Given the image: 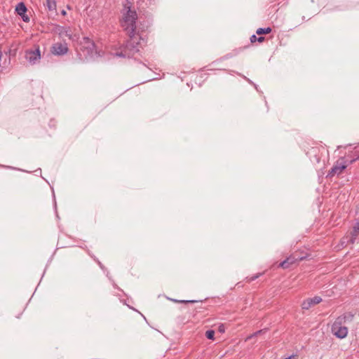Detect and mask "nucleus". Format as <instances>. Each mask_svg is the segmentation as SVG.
Returning a JSON list of instances; mask_svg holds the SVG:
<instances>
[{"instance_id":"1","label":"nucleus","mask_w":359,"mask_h":359,"mask_svg":"<svg viewBox=\"0 0 359 359\" xmlns=\"http://www.w3.org/2000/svg\"><path fill=\"white\" fill-rule=\"evenodd\" d=\"M137 19L136 11L128 8L127 12L123 15L121 26L129 39L118 47H114L113 52L114 55L130 57L140 50L141 41H143V39L140 33V29L136 25Z\"/></svg>"},{"instance_id":"15","label":"nucleus","mask_w":359,"mask_h":359,"mask_svg":"<svg viewBox=\"0 0 359 359\" xmlns=\"http://www.w3.org/2000/svg\"><path fill=\"white\" fill-rule=\"evenodd\" d=\"M271 28L266 27V28H259L257 29L256 33L258 35H262V34H267L271 33Z\"/></svg>"},{"instance_id":"24","label":"nucleus","mask_w":359,"mask_h":359,"mask_svg":"<svg viewBox=\"0 0 359 359\" xmlns=\"http://www.w3.org/2000/svg\"><path fill=\"white\" fill-rule=\"evenodd\" d=\"M259 276V274H257L256 276H252L249 281L251 282V281H253L255 280V279H257L258 277Z\"/></svg>"},{"instance_id":"10","label":"nucleus","mask_w":359,"mask_h":359,"mask_svg":"<svg viewBox=\"0 0 359 359\" xmlns=\"http://www.w3.org/2000/svg\"><path fill=\"white\" fill-rule=\"evenodd\" d=\"M359 235V223L357 222L353 227L352 230L349 232L350 243L353 244L356 237Z\"/></svg>"},{"instance_id":"21","label":"nucleus","mask_w":359,"mask_h":359,"mask_svg":"<svg viewBox=\"0 0 359 359\" xmlns=\"http://www.w3.org/2000/svg\"><path fill=\"white\" fill-rule=\"evenodd\" d=\"M174 302L177 303H184V304H188V303H194L196 302V301L194 300H177V299H172Z\"/></svg>"},{"instance_id":"7","label":"nucleus","mask_w":359,"mask_h":359,"mask_svg":"<svg viewBox=\"0 0 359 359\" xmlns=\"http://www.w3.org/2000/svg\"><path fill=\"white\" fill-rule=\"evenodd\" d=\"M320 147H313L306 151V154L309 156L311 162L318 163L320 161Z\"/></svg>"},{"instance_id":"2","label":"nucleus","mask_w":359,"mask_h":359,"mask_svg":"<svg viewBox=\"0 0 359 359\" xmlns=\"http://www.w3.org/2000/svg\"><path fill=\"white\" fill-rule=\"evenodd\" d=\"M350 165L345 158H341L336 161L332 169L327 173V177L332 178L334 175H339Z\"/></svg>"},{"instance_id":"25","label":"nucleus","mask_w":359,"mask_h":359,"mask_svg":"<svg viewBox=\"0 0 359 359\" xmlns=\"http://www.w3.org/2000/svg\"><path fill=\"white\" fill-rule=\"evenodd\" d=\"M294 254L297 255V257H304V259L306 258L305 256H299L297 252H295Z\"/></svg>"},{"instance_id":"19","label":"nucleus","mask_w":359,"mask_h":359,"mask_svg":"<svg viewBox=\"0 0 359 359\" xmlns=\"http://www.w3.org/2000/svg\"><path fill=\"white\" fill-rule=\"evenodd\" d=\"M349 243H351L349 236H344V238H342V239L341 241V245H347Z\"/></svg>"},{"instance_id":"9","label":"nucleus","mask_w":359,"mask_h":359,"mask_svg":"<svg viewBox=\"0 0 359 359\" xmlns=\"http://www.w3.org/2000/svg\"><path fill=\"white\" fill-rule=\"evenodd\" d=\"M68 47L66 43H56L53 45L51 52L54 55H61L67 53Z\"/></svg>"},{"instance_id":"17","label":"nucleus","mask_w":359,"mask_h":359,"mask_svg":"<svg viewBox=\"0 0 359 359\" xmlns=\"http://www.w3.org/2000/svg\"><path fill=\"white\" fill-rule=\"evenodd\" d=\"M354 315L351 313H348L346 314H344V316H339V318H344L343 320V322H346V320H352Z\"/></svg>"},{"instance_id":"16","label":"nucleus","mask_w":359,"mask_h":359,"mask_svg":"<svg viewBox=\"0 0 359 359\" xmlns=\"http://www.w3.org/2000/svg\"><path fill=\"white\" fill-rule=\"evenodd\" d=\"M250 42H251L252 43H255V42H256V41H258V42H259V43H262V42H263V41L265 40V38H264V36H259V37H257V36L254 34V35H252V36H250Z\"/></svg>"},{"instance_id":"18","label":"nucleus","mask_w":359,"mask_h":359,"mask_svg":"<svg viewBox=\"0 0 359 359\" xmlns=\"http://www.w3.org/2000/svg\"><path fill=\"white\" fill-rule=\"evenodd\" d=\"M215 331L212 330H208L205 332V337L209 339H214Z\"/></svg>"},{"instance_id":"8","label":"nucleus","mask_w":359,"mask_h":359,"mask_svg":"<svg viewBox=\"0 0 359 359\" xmlns=\"http://www.w3.org/2000/svg\"><path fill=\"white\" fill-rule=\"evenodd\" d=\"M322 298L318 296H316L313 298H308L305 299L302 304V309L303 310H309L312 306L320 303Z\"/></svg>"},{"instance_id":"26","label":"nucleus","mask_w":359,"mask_h":359,"mask_svg":"<svg viewBox=\"0 0 359 359\" xmlns=\"http://www.w3.org/2000/svg\"><path fill=\"white\" fill-rule=\"evenodd\" d=\"M62 14L63 15H66V11L63 10V11H62Z\"/></svg>"},{"instance_id":"20","label":"nucleus","mask_w":359,"mask_h":359,"mask_svg":"<svg viewBox=\"0 0 359 359\" xmlns=\"http://www.w3.org/2000/svg\"><path fill=\"white\" fill-rule=\"evenodd\" d=\"M264 332V330H260L259 331H257L255 333H253L252 334H251L249 337H248L246 340L250 339H252L254 337H257V336L261 334L262 333H263Z\"/></svg>"},{"instance_id":"12","label":"nucleus","mask_w":359,"mask_h":359,"mask_svg":"<svg viewBox=\"0 0 359 359\" xmlns=\"http://www.w3.org/2000/svg\"><path fill=\"white\" fill-rule=\"evenodd\" d=\"M48 10L52 13H55L56 11V2L55 0H46V3L44 4Z\"/></svg>"},{"instance_id":"6","label":"nucleus","mask_w":359,"mask_h":359,"mask_svg":"<svg viewBox=\"0 0 359 359\" xmlns=\"http://www.w3.org/2000/svg\"><path fill=\"white\" fill-rule=\"evenodd\" d=\"M304 259V257H297L296 254L291 255L286 259L279 264V267L283 269H288L293 264H296L298 262Z\"/></svg>"},{"instance_id":"11","label":"nucleus","mask_w":359,"mask_h":359,"mask_svg":"<svg viewBox=\"0 0 359 359\" xmlns=\"http://www.w3.org/2000/svg\"><path fill=\"white\" fill-rule=\"evenodd\" d=\"M344 158L348 161V163L349 164H351L353 162H355L357 159L359 158V149H358V147H355V148L354 151L352 152V154L347 155Z\"/></svg>"},{"instance_id":"22","label":"nucleus","mask_w":359,"mask_h":359,"mask_svg":"<svg viewBox=\"0 0 359 359\" xmlns=\"http://www.w3.org/2000/svg\"><path fill=\"white\" fill-rule=\"evenodd\" d=\"M24 22H28L29 21V16L25 13L24 15H20Z\"/></svg>"},{"instance_id":"3","label":"nucleus","mask_w":359,"mask_h":359,"mask_svg":"<svg viewBox=\"0 0 359 359\" xmlns=\"http://www.w3.org/2000/svg\"><path fill=\"white\" fill-rule=\"evenodd\" d=\"M79 48L85 56L92 55L95 50V45L93 40L88 37H83L79 43Z\"/></svg>"},{"instance_id":"14","label":"nucleus","mask_w":359,"mask_h":359,"mask_svg":"<svg viewBox=\"0 0 359 359\" xmlns=\"http://www.w3.org/2000/svg\"><path fill=\"white\" fill-rule=\"evenodd\" d=\"M8 55L7 53H5L3 54L1 52H0V68H5L6 65V60H7Z\"/></svg>"},{"instance_id":"23","label":"nucleus","mask_w":359,"mask_h":359,"mask_svg":"<svg viewBox=\"0 0 359 359\" xmlns=\"http://www.w3.org/2000/svg\"><path fill=\"white\" fill-rule=\"evenodd\" d=\"M218 331L221 333H223L225 331V327L223 324H221L219 327H218Z\"/></svg>"},{"instance_id":"4","label":"nucleus","mask_w":359,"mask_h":359,"mask_svg":"<svg viewBox=\"0 0 359 359\" xmlns=\"http://www.w3.org/2000/svg\"><path fill=\"white\" fill-rule=\"evenodd\" d=\"M344 319V318H337L332 326L333 334L339 339L346 337L348 334V328L341 325Z\"/></svg>"},{"instance_id":"5","label":"nucleus","mask_w":359,"mask_h":359,"mask_svg":"<svg viewBox=\"0 0 359 359\" xmlns=\"http://www.w3.org/2000/svg\"><path fill=\"white\" fill-rule=\"evenodd\" d=\"M25 57L30 63L35 64L41 58L39 47L35 46L34 50H27Z\"/></svg>"},{"instance_id":"13","label":"nucleus","mask_w":359,"mask_h":359,"mask_svg":"<svg viewBox=\"0 0 359 359\" xmlns=\"http://www.w3.org/2000/svg\"><path fill=\"white\" fill-rule=\"evenodd\" d=\"M27 8L23 2H20L15 7V11L19 15H24L25 13H27Z\"/></svg>"}]
</instances>
